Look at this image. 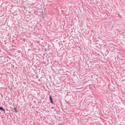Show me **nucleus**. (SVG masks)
I'll return each instance as SVG.
<instances>
[{
  "label": "nucleus",
  "mask_w": 125,
  "mask_h": 125,
  "mask_svg": "<svg viewBox=\"0 0 125 125\" xmlns=\"http://www.w3.org/2000/svg\"><path fill=\"white\" fill-rule=\"evenodd\" d=\"M0 110L1 111H3L4 113L5 112V110L3 109V107L0 106Z\"/></svg>",
  "instance_id": "f257e3e1"
},
{
  "label": "nucleus",
  "mask_w": 125,
  "mask_h": 125,
  "mask_svg": "<svg viewBox=\"0 0 125 125\" xmlns=\"http://www.w3.org/2000/svg\"><path fill=\"white\" fill-rule=\"evenodd\" d=\"M14 110H15V111L16 112H18L17 111V110L16 108H14Z\"/></svg>",
  "instance_id": "f03ea898"
},
{
  "label": "nucleus",
  "mask_w": 125,
  "mask_h": 125,
  "mask_svg": "<svg viewBox=\"0 0 125 125\" xmlns=\"http://www.w3.org/2000/svg\"><path fill=\"white\" fill-rule=\"evenodd\" d=\"M51 103L52 104H53V102L52 100H50Z\"/></svg>",
  "instance_id": "7ed1b4c3"
},
{
  "label": "nucleus",
  "mask_w": 125,
  "mask_h": 125,
  "mask_svg": "<svg viewBox=\"0 0 125 125\" xmlns=\"http://www.w3.org/2000/svg\"><path fill=\"white\" fill-rule=\"evenodd\" d=\"M50 100H52V98L51 96H50Z\"/></svg>",
  "instance_id": "20e7f679"
}]
</instances>
